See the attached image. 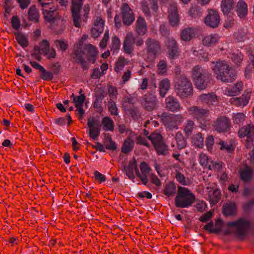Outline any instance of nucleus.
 <instances>
[{
    "label": "nucleus",
    "mask_w": 254,
    "mask_h": 254,
    "mask_svg": "<svg viewBox=\"0 0 254 254\" xmlns=\"http://www.w3.org/2000/svg\"><path fill=\"white\" fill-rule=\"evenodd\" d=\"M213 70L216 78L224 83L233 82L237 77V70L224 61L216 62Z\"/></svg>",
    "instance_id": "obj_1"
},
{
    "label": "nucleus",
    "mask_w": 254,
    "mask_h": 254,
    "mask_svg": "<svg viewBox=\"0 0 254 254\" xmlns=\"http://www.w3.org/2000/svg\"><path fill=\"white\" fill-rule=\"evenodd\" d=\"M85 0H71L70 10L74 25L77 28L81 27L80 22H86L90 10V4L83 5Z\"/></svg>",
    "instance_id": "obj_2"
},
{
    "label": "nucleus",
    "mask_w": 254,
    "mask_h": 254,
    "mask_svg": "<svg viewBox=\"0 0 254 254\" xmlns=\"http://www.w3.org/2000/svg\"><path fill=\"white\" fill-rule=\"evenodd\" d=\"M191 75L194 85L198 89L204 90L212 83L211 73L199 65L193 67Z\"/></svg>",
    "instance_id": "obj_3"
},
{
    "label": "nucleus",
    "mask_w": 254,
    "mask_h": 254,
    "mask_svg": "<svg viewBox=\"0 0 254 254\" xmlns=\"http://www.w3.org/2000/svg\"><path fill=\"white\" fill-rule=\"evenodd\" d=\"M195 200V195L187 188L179 186L175 198V205L177 208H188Z\"/></svg>",
    "instance_id": "obj_4"
},
{
    "label": "nucleus",
    "mask_w": 254,
    "mask_h": 254,
    "mask_svg": "<svg viewBox=\"0 0 254 254\" xmlns=\"http://www.w3.org/2000/svg\"><path fill=\"white\" fill-rule=\"evenodd\" d=\"M175 91L178 96L184 99L192 96L193 86L188 78L181 75L176 79Z\"/></svg>",
    "instance_id": "obj_5"
},
{
    "label": "nucleus",
    "mask_w": 254,
    "mask_h": 254,
    "mask_svg": "<svg viewBox=\"0 0 254 254\" xmlns=\"http://www.w3.org/2000/svg\"><path fill=\"white\" fill-rule=\"evenodd\" d=\"M190 115L197 121L200 127L204 129L209 124L210 111L201 107L193 106L188 109Z\"/></svg>",
    "instance_id": "obj_6"
},
{
    "label": "nucleus",
    "mask_w": 254,
    "mask_h": 254,
    "mask_svg": "<svg viewBox=\"0 0 254 254\" xmlns=\"http://www.w3.org/2000/svg\"><path fill=\"white\" fill-rule=\"evenodd\" d=\"M143 44V40L141 37H136L131 32L126 34L123 41V49L124 52L130 57L134 55V46H141Z\"/></svg>",
    "instance_id": "obj_7"
},
{
    "label": "nucleus",
    "mask_w": 254,
    "mask_h": 254,
    "mask_svg": "<svg viewBox=\"0 0 254 254\" xmlns=\"http://www.w3.org/2000/svg\"><path fill=\"white\" fill-rule=\"evenodd\" d=\"M145 45L146 56L148 61H153L161 54V44L158 40L148 38L145 41Z\"/></svg>",
    "instance_id": "obj_8"
},
{
    "label": "nucleus",
    "mask_w": 254,
    "mask_h": 254,
    "mask_svg": "<svg viewBox=\"0 0 254 254\" xmlns=\"http://www.w3.org/2000/svg\"><path fill=\"white\" fill-rule=\"evenodd\" d=\"M142 107L146 111L151 112L158 107V100L154 89L150 90L144 94L141 98Z\"/></svg>",
    "instance_id": "obj_9"
},
{
    "label": "nucleus",
    "mask_w": 254,
    "mask_h": 254,
    "mask_svg": "<svg viewBox=\"0 0 254 254\" xmlns=\"http://www.w3.org/2000/svg\"><path fill=\"white\" fill-rule=\"evenodd\" d=\"M44 18L48 22L54 23L59 18L58 6L53 2L41 3Z\"/></svg>",
    "instance_id": "obj_10"
},
{
    "label": "nucleus",
    "mask_w": 254,
    "mask_h": 254,
    "mask_svg": "<svg viewBox=\"0 0 254 254\" xmlns=\"http://www.w3.org/2000/svg\"><path fill=\"white\" fill-rule=\"evenodd\" d=\"M158 155H165L168 153V146L165 143L164 139L159 133L154 132L149 137Z\"/></svg>",
    "instance_id": "obj_11"
},
{
    "label": "nucleus",
    "mask_w": 254,
    "mask_h": 254,
    "mask_svg": "<svg viewBox=\"0 0 254 254\" xmlns=\"http://www.w3.org/2000/svg\"><path fill=\"white\" fill-rule=\"evenodd\" d=\"M251 222L241 218L235 221L229 222L228 226L230 227L235 228L236 234L240 237H244L247 234L251 226Z\"/></svg>",
    "instance_id": "obj_12"
},
{
    "label": "nucleus",
    "mask_w": 254,
    "mask_h": 254,
    "mask_svg": "<svg viewBox=\"0 0 254 254\" xmlns=\"http://www.w3.org/2000/svg\"><path fill=\"white\" fill-rule=\"evenodd\" d=\"M212 127L218 133H225L230 131L232 124L230 119L225 116H221L213 121Z\"/></svg>",
    "instance_id": "obj_13"
},
{
    "label": "nucleus",
    "mask_w": 254,
    "mask_h": 254,
    "mask_svg": "<svg viewBox=\"0 0 254 254\" xmlns=\"http://www.w3.org/2000/svg\"><path fill=\"white\" fill-rule=\"evenodd\" d=\"M184 119L181 114L175 115L163 113L161 116V120L164 126L170 129L178 128V122H182Z\"/></svg>",
    "instance_id": "obj_14"
},
{
    "label": "nucleus",
    "mask_w": 254,
    "mask_h": 254,
    "mask_svg": "<svg viewBox=\"0 0 254 254\" xmlns=\"http://www.w3.org/2000/svg\"><path fill=\"white\" fill-rule=\"evenodd\" d=\"M120 10V15L124 25L126 26L131 25L135 20L133 10L130 7L128 3L124 2L121 5Z\"/></svg>",
    "instance_id": "obj_15"
},
{
    "label": "nucleus",
    "mask_w": 254,
    "mask_h": 254,
    "mask_svg": "<svg viewBox=\"0 0 254 254\" xmlns=\"http://www.w3.org/2000/svg\"><path fill=\"white\" fill-rule=\"evenodd\" d=\"M208 13L204 19L205 25L212 28L218 27L220 24V17L218 11L213 9H208Z\"/></svg>",
    "instance_id": "obj_16"
},
{
    "label": "nucleus",
    "mask_w": 254,
    "mask_h": 254,
    "mask_svg": "<svg viewBox=\"0 0 254 254\" xmlns=\"http://www.w3.org/2000/svg\"><path fill=\"white\" fill-rule=\"evenodd\" d=\"M168 12L169 24L172 27H177L180 23V15L177 3L171 1Z\"/></svg>",
    "instance_id": "obj_17"
},
{
    "label": "nucleus",
    "mask_w": 254,
    "mask_h": 254,
    "mask_svg": "<svg viewBox=\"0 0 254 254\" xmlns=\"http://www.w3.org/2000/svg\"><path fill=\"white\" fill-rule=\"evenodd\" d=\"M87 126L89 128V136L93 140H97L100 135L101 125L98 119L90 118L87 120Z\"/></svg>",
    "instance_id": "obj_18"
},
{
    "label": "nucleus",
    "mask_w": 254,
    "mask_h": 254,
    "mask_svg": "<svg viewBox=\"0 0 254 254\" xmlns=\"http://www.w3.org/2000/svg\"><path fill=\"white\" fill-rule=\"evenodd\" d=\"M167 50L168 57L171 60H174L179 57L180 51L178 45L173 38H168L165 42Z\"/></svg>",
    "instance_id": "obj_19"
},
{
    "label": "nucleus",
    "mask_w": 254,
    "mask_h": 254,
    "mask_svg": "<svg viewBox=\"0 0 254 254\" xmlns=\"http://www.w3.org/2000/svg\"><path fill=\"white\" fill-rule=\"evenodd\" d=\"M84 54V50H82L80 48H78L74 50L71 55V57L75 63L80 64L83 70H87L89 65L83 57Z\"/></svg>",
    "instance_id": "obj_20"
},
{
    "label": "nucleus",
    "mask_w": 254,
    "mask_h": 254,
    "mask_svg": "<svg viewBox=\"0 0 254 254\" xmlns=\"http://www.w3.org/2000/svg\"><path fill=\"white\" fill-rule=\"evenodd\" d=\"M238 134L241 138L247 137L248 143H252L254 138V126L248 125L240 128Z\"/></svg>",
    "instance_id": "obj_21"
},
{
    "label": "nucleus",
    "mask_w": 254,
    "mask_h": 254,
    "mask_svg": "<svg viewBox=\"0 0 254 254\" xmlns=\"http://www.w3.org/2000/svg\"><path fill=\"white\" fill-rule=\"evenodd\" d=\"M166 109L170 112H177L181 109V106L178 100L172 95H169L165 99Z\"/></svg>",
    "instance_id": "obj_22"
},
{
    "label": "nucleus",
    "mask_w": 254,
    "mask_h": 254,
    "mask_svg": "<svg viewBox=\"0 0 254 254\" xmlns=\"http://www.w3.org/2000/svg\"><path fill=\"white\" fill-rule=\"evenodd\" d=\"M250 97L251 92L245 91L240 97H233L230 98L229 102L231 105L236 107H244L248 104Z\"/></svg>",
    "instance_id": "obj_23"
},
{
    "label": "nucleus",
    "mask_w": 254,
    "mask_h": 254,
    "mask_svg": "<svg viewBox=\"0 0 254 254\" xmlns=\"http://www.w3.org/2000/svg\"><path fill=\"white\" fill-rule=\"evenodd\" d=\"M199 101L208 106H216L218 104L217 96L214 93L202 94L198 97Z\"/></svg>",
    "instance_id": "obj_24"
},
{
    "label": "nucleus",
    "mask_w": 254,
    "mask_h": 254,
    "mask_svg": "<svg viewBox=\"0 0 254 254\" xmlns=\"http://www.w3.org/2000/svg\"><path fill=\"white\" fill-rule=\"evenodd\" d=\"M234 9L238 16L240 19H245L246 18L248 13V8L246 1L244 0H239L235 5Z\"/></svg>",
    "instance_id": "obj_25"
},
{
    "label": "nucleus",
    "mask_w": 254,
    "mask_h": 254,
    "mask_svg": "<svg viewBox=\"0 0 254 254\" xmlns=\"http://www.w3.org/2000/svg\"><path fill=\"white\" fill-rule=\"evenodd\" d=\"M235 6L234 0H222L221 2V10L224 16L233 15Z\"/></svg>",
    "instance_id": "obj_26"
},
{
    "label": "nucleus",
    "mask_w": 254,
    "mask_h": 254,
    "mask_svg": "<svg viewBox=\"0 0 254 254\" xmlns=\"http://www.w3.org/2000/svg\"><path fill=\"white\" fill-rule=\"evenodd\" d=\"M84 51L85 53H86V57L88 61L92 64H94L96 61V57L98 54L96 47L91 44H88L85 45Z\"/></svg>",
    "instance_id": "obj_27"
},
{
    "label": "nucleus",
    "mask_w": 254,
    "mask_h": 254,
    "mask_svg": "<svg viewBox=\"0 0 254 254\" xmlns=\"http://www.w3.org/2000/svg\"><path fill=\"white\" fill-rule=\"evenodd\" d=\"M135 31L140 36L144 35L147 31L146 22L143 17L139 16L136 22Z\"/></svg>",
    "instance_id": "obj_28"
},
{
    "label": "nucleus",
    "mask_w": 254,
    "mask_h": 254,
    "mask_svg": "<svg viewBox=\"0 0 254 254\" xmlns=\"http://www.w3.org/2000/svg\"><path fill=\"white\" fill-rule=\"evenodd\" d=\"M220 36L218 34H211L206 36L202 40V44L207 47H213L219 41Z\"/></svg>",
    "instance_id": "obj_29"
},
{
    "label": "nucleus",
    "mask_w": 254,
    "mask_h": 254,
    "mask_svg": "<svg viewBox=\"0 0 254 254\" xmlns=\"http://www.w3.org/2000/svg\"><path fill=\"white\" fill-rule=\"evenodd\" d=\"M195 36V29L193 27H190L184 29L180 34L181 39L184 41H190L194 38Z\"/></svg>",
    "instance_id": "obj_30"
},
{
    "label": "nucleus",
    "mask_w": 254,
    "mask_h": 254,
    "mask_svg": "<svg viewBox=\"0 0 254 254\" xmlns=\"http://www.w3.org/2000/svg\"><path fill=\"white\" fill-rule=\"evenodd\" d=\"M136 160L134 158H133L131 161L129 162L128 165L124 168L127 176L129 179L131 180L133 182H134V180L135 179L133 171L135 168H136Z\"/></svg>",
    "instance_id": "obj_31"
},
{
    "label": "nucleus",
    "mask_w": 254,
    "mask_h": 254,
    "mask_svg": "<svg viewBox=\"0 0 254 254\" xmlns=\"http://www.w3.org/2000/svg\"><path fill=\"white\" fill-rule=\"evenodd\" d=\"M28 19L30 21L37 23L39 21L40 14L38 9L35 5H31L28 11Z\"/></svg>",
    "instance_id": "obj_32"
},
{
    "label": "nucleus",
    "mask_w": 254,
    "mask_h": 254,
    "mask_svg": "<svg viewBox=\"0 0 254 254\" xmlns=\"http://www.w3.org/2000/svg\"><path fill=\"white\" fill-rule=\"evenodd\" d=\"M171 86L170 80L167 78L162 79L159 84V93L161 97H164Z\"/></svg>",
    "instance_id": "obj_33"
},
{
    "label": "nucleus",
    "mask_w": 254,
    "mask_h": 254,
    "mask_svg": "<svg viewBox=\"0 0 254 254\" xmlns=\"http://www.w3.org/2000/svg\"><path fill=\"white\" fill-rule=\"evenodd\" d=\"M222 213L226 216H234L237 213V205L235 202H230L224 204Z\"/></svg>",
    "instance_id": "obj_34"
},
{
    "label": "nucleus",
    "mask_w": 254,
    "mask_h": 254,
    "mask_svg": "<svg viewBox=\"0 0 254 254\" xmlns=\"http://www.w3.org/2000/svg\"><path fill=\"white\" fill-rule=\"evenodd\" d=\"M243 88V82L242 81L237 82L232 87L227 88L226 91L230 96L239 95Z\"/></svg>",
    "instance_id": "obj_35"
},
{
    "label": "nucleus",
    "mask_w": 254,
    "mask_h": 254,
    "mask_svg": "<svg viewBox=\"0 0 254 254\" xmlns=\"http://www.w3.org/2000/svg\"><path fill=\"white\" fill-rule=\"evenodd\" d=\"M124 108L126 113L133 120H137L140 117L141 113L139 109L134 105H132L131 107H128L127 105L125 104L124 106Z\"/></svg>",
    "instance_id": "obj_36"
},
{
    "label": "nucleus",
    "mask_w": 254,
    "mask_h": 254,
    "mask_svg": "<svg viewBox=\"0 0 254 254\" xmlns=\"http://www.w3.org/2000/svg\"><path fill=\"white\" fill-rule=\"evenodd\" d=\"M101 125L103 130L105 131H113L114 130V122L113 120L108 116L104 117L102 118Z\"/></svg>",
    "instance_id": "obj_37"
},
{
    "label": "nucleus",
    "mask_w": 254,
    "mask_h": 254,
    "mask_svg": "<svg viewBox=\"0 0 254 254\" xmlns=\"http://www.w3.org/2000/svg\"><path fill=\"white\" fill-rule=\"evenodd\" d=\"M176 188L174 183L169 182L164 186L163 193L168 197H172L176 193Z\"/></svg>",
    "instance_id": "obj_38"
},
{
    "label": "nucleus",
    "mask_w": 254,
    "mask_h": 254,
    "mask_svg": "<svg viewBox=\"0 0 254 254\" xmlns=\"http://www.w3.org/2000/svg\"><path fill=\"white\" fill-rule=\"evenodd\" d=\"M105 98L104 91H102L100 94L95 95V99L94 103H93V108L97 109V111L101 113L103 111L102 107V102Z\"/></svg>",
    "instance_id": "obj_39"
},
{
    "label": "nucleus",
    "mask_w": 254,
    "mask_h": 254,
    "mask_svg": "<svg viewBox=\"0 0 254 254\" xmlns=\"http://www.w3.org/2000/svg\"><path fill=\"white\" fill-rule=\"evenodd\" d=\"M134 142L130 138H127L124 142L123 146L121 148V151L124 154H127L131 151L134 147Z\"/></svg>",
    "instance_id": "obj_40"
},
{
    "label": "nucleus",
    "mask_w": 254,
    "mask_h": 254,
    "mask_svg": "<svg viewBox=\"0 0 254 254\" xmlns=\"http://www.w3.org/2000/svg\"><path fill=\"white\" fill-rule=\"evenodd\" d=\"M14 34L16 41L22 48H24L28 46L29 41L26 36L19 32H14Z\"/></svg>",
    "instance_id": "obj_41"
},
{
    "label": "nucleus",
    "mask_w": 254,
    "mask_h": 254,
    "mask_svg": "<svg viewBox=\"0 0 254 254\" xmlns=\"http://www.w3.org/2000/svg\"><path fill=\"white\" fill-rule=\"evenodd\" d=\"M195 124L193 121L188 120L185 124L184 131L187 138H189L192 134L195 128Z\"/></svg>",
    "instance_id": "obj_42"
},
{
    "label": "nucleus",
    "mask_w": 254,
    "mask_h": 254,
    "mask_svg": "<svg viewBox=\"0 0 254 254\" xmlns=\"http://www.w3.org/2000/svg\"><path fill=\"white\" fill-rule=\"evenodd\" d=\"M175 140L179 149H182L186 147L187 144V140L181 132L179 131L176 133Z\"/></svg>",
    "instance_id": "obj_43"
},
{
    "label": "nucleus",
    "mask_w": 254,
    "mask_h": 254,
    "mask_svg": "<svg viewBox=\"0 0 254 254\" xmlns=\"http://www.w3.org/2000/svg\"><path fill=\"white\" fill-rule=\"evenodd\" d=\"M129 61L125 57L120 56L115 63L114 67L115 71L118 73L123 69L126 64H128Z\"/></svg>",
    "instance_id": "obj_44"
},
{
    "label": "nucleus",
    "mask_w": 254,
    "mask_h": 254,
    "mask_svg": "<svg viewBox=\"0 0 254 254\" xmlns=\"http://www.w3.org/2000/svg\"><path fill=\"white\" fill-rule=\"evenodd\" d=\"M192 143L196 147L202 148L204 145V138L201 132H198L192 138Z\"/></svg>",
    "instance_id": "obj_45"
},
{
    "label": "nucleus",
    "mask_w": 254,
    "mask_h": 254,
    "mask_svg": "<svg viewBox=\"0 0 254 254\" xmlns=\"http://www.w3.org/2000/svg\"><path fill=\"white\" fill-rule=\"evenodd\" d=\"M240 176L241 179L244 182H249L252 178V170L249 167L247 166L241 172Z\"/></svg>",
    "instance_id": "obj_46"
},
{
    "label": "nucleus",
    "mask_w": 254,
    "mask_h": 254,
    "mask_svg": "<svg viewBox=\"0 0 254 254\" xmlns=\"http://www.w3.org/2000/svg\"><path fill=\"white\" fill-rule=\"evenodd\" d=\"M221 191L219 190L216 189L212 193L209 194V200L210 204H216L217 203L221 198Z\"/></svg>",
    "instance_id": "obj_47"
},
{
    "label": "nucleus",
    "mask_w": 254,
    "mask_h": 254,
    "mask_svg": "<svg viewBox=\"0 0 254 254\" xmlns=\"http://www.w3.org/2000/svg\"><path fill=\"white\" fill-rule=\"evenodd\" d=\"M104 143L105 147L107 149L114 151L117 148L115 142L112 140L111 136H105L104 140Z\"/></svg>",
    "instance_id": "obj_48"
},
{
    "label": "nucleus",
    "mask_w": 254,
    "mask_h": 254,
    "mask_svg": "<svg viewBox=\"0 0 254 254\" xmlns=\"http://www.w3.org/2000/svg\"><path fill=\"white\" fill-rule=\"evenodd\" d=\"M231 59L232 62L237 66H240L244 59L243 54L240 52L234 53L232 54Z\"/></svg>",
    "instance_id": "obj_49"
},
{
    "label": "nucleus",
    "mask_w": 254,
    "mask_h": 254,
    "mask_svg": "<svg viewBox=\"0 0 254 254\" xmlns=\"http://www.w3.org/2000/svg\"><path fill=\"white\" fill-rule=\"evenodd\" d=\"M157 72L159 75H163L167 72V64L164 60H161L157 64Z\"/></svg>",
    "instance_id": "obj_50"
},
{
    "label": "nucleus",
    "mask_w": 254,
    "mask_h": 254,
    "mask_svg": "<svg viewBox=\"0 0 254 254\" xmlns=\"http://www.w3.org/2000/svg\"><path fill=\"white\" fill-rule=\"evenodd\" d=\"M120 47V40L116 35H115L112 37L111 50L113 51V53H117L119 50Z\"/></svg>",
    "instance_id": "obj_51"
},
{
    "label": "nucleus",
    "mask_w": 254,
    "mask_h": 254,
    "mask_svg": "<svg viewBox=\"0 0 254 254\" xmlns=\"http://www.w3.org/2000/svg\"><path fill=\"white\" fill-rule=\"evenodd\" d=\"M39 46L44 56L48 55L50 50V43L46 39H43L40 43Z\"/></svg>",
    "instance_id": "obj_52"
},
{
    "label": "nucleus",
    "mask_w": 254,
    "mask_h": 254,
    "mask_svg": "<svg viewBox=\"0 0 254 254\" xmlns=\"http://www.w3.org/2000/svg\"><path fill=\"white\" fill-rule=\"evenodd\" d=\"M190 15L194 18H199L202 15L201 8L198 6L191 7L189 10Z\"/></svg>",
    "instance_id": "obj_53"
},
{
    "label": "nucleus",
    "mask_w": 254,
    "mask_h": 254,
    "mask_svg": "<svg viewBox=\"0 0 254 254\" xmlns=\"http://www.w3.org/2000/svg\"><path fill=\"white\" fill-rule=\"evenodd\" d=\"M108 110L110 114L113 116H117L119 114L118 109L117 107L116 102L110 100L108 102Z\"/></svg>",
    "instance_id": "obj_54"
},
{
    "label": "nucleus",
    "mask_w": 254,
    "mask_h": 254,
    "mask_svg": "<svg viewBox=\"0 0 254 254\" xmlns=\"http://www.w3.org/2000/svg\"><path fill=\"white\" fill-rule=\"evenodd\" d=\"M211 160L208 158V156L203 153H201L199 155V162L201 166L203 168L208 169V166Z\"/></svg>",
    "instance_id": "obj_55"
},
{
    "label": "nucleus",
    "mask_w": 254,
    "mask_h": 254,
    "mask_svg": "<svg viewBox=\"0 0 254 254\" xmlns=\"http://www.w3.org/2000/svg\"><path fill=\"white\" fill-rule=\"evenodd\" d=\"M213 227V221H210L206 225H205L203 229L209 232V233L213 234V233H219L221 232V228L219 227Z\"/></svg>",
    "instance_id": "obj_56"
},
{
    "label": "nucleus",
    "mask_w": 254,
    "mask_h": 254,
    "mask_svg": "<svg viewBox=\"0 0 254 254\" xmlns=\"http://www.w3.org/2000/svg\"><path fill=\"white\" fill-rule=\"evenodd\" d=\"M177 181L184 186H189L190 184V181L189 178H186L181 173L178 172L176 175Z\"/></svg>",
    "instance_id": "obj_57"
},
{
    "label": "nucleus",
    "mask_w": 254,
    "mask_h": 254,
    "mask_svg": "<svg viewBox=\"0 0 254 254\" xmlns=\"http://www.w3.org/2000/svg\"><path fill=\"white\" fill-rule=\"evenodd\" d=\"M55 43L58 50L61 51L63 53L65 52L68 48L67 43L64 40H57L55 41Z\"/></svg>",
    "instance_id": "obj_58"
},
{
    "label": "nucleus",
    "mask_w": 254,
    "mask_h": 254,
    "mask_svg": "<svg viewBox=\"0 0 254 254\" xmlns=\"http://www.w3.org/2000/svg\"><path fill=\"white\" fill-rule=\"evenodd\" d=\"M40 77L44 80L50 81L54 78L53 73L50 71H47L44 68L41 71Z\"/></svg>",
    "instance_id": "obj_59"
},
{
    "label": "nucleus",
    "mask_w": 254,
    "mask_h": 254,
    "mask_svg": "<svg viewBox=\"0 0 254 254\" xmlns=\"http://www.w3.org/2000/svg\"><path fill=\"white\" fill-rule=\"evenodd\" d=\"M245 115L242 113H238L232 117V120L235 124H239L243 123L245 120Z\"/></svg>",
    "instance_id": "obj_60"
},
{
    "label": "nucleus",
    "mask_w": 254,
    "mask_h": 254,
    "mask_svg": "<svg viewBox=\"0 0 254 254\" xmlns=\"http://www.w3.org/2000/svg\"><path fill=\"white\" fill-rule=\"evenodd\" d=\"M85 96L84 94H81L80 96L74 97L73 102L75 103V107L83 106V103L85 100Z\"/></svg>",
    "instance_id": "obj_61"
},
{
    "label": "nucleus",
    "mask_w": 254,
    "mask_h": 254,
    "mask_svg": "<svg viewBox=\"0 0 254 254\" xmlns=\"http://www.w3.org/2000/svg\"><path fill=\"white\" fill-rule=\"evenodd\" d=\"M222 162H217L211 160L208 169L210 170H214V171H219L222 168Z\"/></svg>",
    "instance_id": "obj_62"
},
{
    "label": "nucleus",
    "mask_w": 254,
    "mask_h": 254,
    "mask_svg": "<svg viewBox=\"0 0 254 254\" xmlns=\"http://www.w3.org/2000/svg\"><path fill=\"white\" fill-rule=\"evenodd\" d=\"M168 27L166 23H162L160 25L159 32L162 36L167 37L169 35L170 30Z\"/></svg>",
    "instance_id": "obj_63"
},
{
    "label": "nucleus",
    "mask_w": 254,
    "mask_h": 254,
    "mask_svg": "<svg viewBox=\"0 0 254 254\" xmlns=\"http://www.w3.org/2000/svg\"><path fill=\"white\" fill-rule=\"evenodd\" d=\"M94 177L95 180L100 184L105 182L106 180V176L97 170L94 172Z\"/></svg>",
    "instance_id": "obj_64"
}]
</instances>
